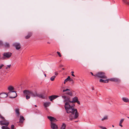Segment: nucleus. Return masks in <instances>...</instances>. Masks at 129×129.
<instances>
[{
    "label": "nucleus",
    "mask_w": 129,
    "mask_h": 129,
    "mask_svg": "<svg viewBox=\"0 0 129 129\" xmlns=\"http://www.w3.org/2000/svg\"><path fill=\"white\" fill-rule=\"evenodd\" d=\"M122 1L126 4L129 5V0H122Z\"/></svg>",
    "instance_id": "obj_23"
},
{
    "label": "nucleus",
    "mask_w": 129,
    "mask_h": 129,
    "mask_svg": "<svg viewBox=\"0 0 129 129\" xmlns=\"http://www.w3.org/2000/svg\"><path fill=\"white\" fill-rule=\"evenodd\" d=\"M44 75H45V77H46V74H44Z\"/></svg>",
    "instance_id": "obj_48"
},
{
    "label": "nucleus",
    "mask_w": 129,
    "mask_h": 129,
    "mask_svg": "<svg viewBox=\"0 0 129 129\" xmlns=\"http://www.w3.org/2000/svg\"><path fill=\"white\" fill-rule=\"evenodd\" d=\"M102 129H107V128H105V127H103Z\"/></svg>",
    "instance_id": "obj_46"
},
{
    "label": "nucleus",
    "mask_w": 129,
    "mask_h": 129,
    "mask_svg": "<svg viewBox=\"0 0 129 129\" xmlns=\"http://www.w3.org/2000/svg\"><path fill=\"white\" fill-rule=\"evenodd\" d=\"M122 101L125 102H129V99L126 97H123L122 98Z\"/></svg>",
    "instance_id": "obj_17"
},
{
    "label": "nucleus",
    "mask_w": 129,
    "mask_h": 129,
    "mask_svg": "<svg viewBox=\"0 0 129 129\" xmlns=\"http://www.w3.org/2000/svg\"><path fill=\"white\" fill-rule=\"evenodd\" d=\"M57 53L58 54L59 57H61V55L59 52L57 51Z\"/></svg>",
    "instance_id": "obj_31"
},
{
    "label": "nucleus",
    "mask_w": 129,
    "mask_h": 129,
    "mask_svg": "<svg viewBox=\"0 0 129 129\" xmlns=\"http://www.w3.org/2000/svg\"><path fill=\"white\" fill-rule=\"evenodd\" d=\"M0 118H1L3 120L4 119L5 120V119L4 117H3L1 114H0Z\"/></svg>",
    "instance_id": "obj_36"
},
{
    "label": "nucleus",
    "mask_w": 129,
    "mask_h": 129,
    "mask_svg": "<svg viewBox=\"0 0 129 129\" xmlns=\"http://www.w3.org/2000/svg\"><path fill=\"white\" fill-rule=\"evenodd\" d=\"M124 119L123 118L121 119L120 121L119 125L121 126V127H122L123 126L121 124L123 121L124 120Z\"/></svg>",
    "instance_id": "obj_24"
},
{
    "label": "nucleus",
    "mask_w": 129,
    "mask_h": 129,
    "mask_svg": "<svg viewBox=\"0 0 129 129\" xmlns=\"http://www.w3.org/2000/svg\"><path fill=\"white\" fill-rule=\"evenodd\" d=\"M65 94L71 96H73V93L72 91H71L70 90L66 91V92L65 93Z\"/></svg>",
    "instance_id": "obj_15"
},
{
    "label": "nucleus",
    "mask_w": 129,
    "mask_h": 129,
    "mask_svg": "<svg viewBox=\"0 0 129 129\" xmlns=\"http://www.w3.org/2000/svg\"><path fill=\"white\" fill-rule=\"evenodd\" d=\"M8 95H12L11 96H14V94H10H10H8Z\"/></svg>",
    "instance_id": "obj_42"
},
{
    "label": "nucleus",
    "mask_w": 129,
    "mask_h": 129,
    "mask_svg": "<svg viewBox=\"0 0 129 129\" xmlns=\"http://www.w3.org/2000/svg\"><path fill=\"white\" fill-rule=\"evenodd\" d=\"M0 124L1 125H5L6 126H8L9 124V122L5 119L0 121Z\"/></svg>",
    "instance_id": "obj_6"
},
{
    "label": "nucleus",
    "mask_w": 129,
    "mask_h": 129,
    "mask_svg": "<svg viewBox=\"0 0 129 129\" xmlns=\"http://www.w3.org/2000/svg\"><path fill=\"white\" fill-rule=\"evenodd\" d=\"M4 66L3 64H0V69H1Z\"/></svg>",
    "instance_id": "obj_34"
},
{
    "label": "nucleus",
    "mask_w": 129,
    "mask_h": 129,
    "mask_svg": "<svg viewBox=\"0 0 129 129\" xmlns=\"http://www.w3.org/2000/svg\"><path fill=\"white\" fill-rule=\"evenodd\" d=\"M62 97L64 99V102H66L65 104V108L67 113H71V101L70 98L66 96H62Z\"/></svg>",
    "instance_id": "obj_2"
},
{
    "label": "nucleus",
    "mask_w": 129,
    "mask_h": 129,
    "mask_svg": "<svg viewBox=\"0 0 129 129\" xmlns=\"http://www.w3.org/2000/svg\"><path fill=\"white\" fill-rule=\"evenodd\" d=\"M62 70H64V68H62Z\"/></svg>",
    "instance_id": "obj_51"
},
{
    "label": "nucleus",
    "mask_w": 129,
    "mask_h": 129,
    "mask_svg": "<svg viewBox=\"0 0 129 129\" xmlns=\"http://www.w3.org/2000/svg\"><path fill=\"white\" fill-rule=\"evenodd\" d=\"M108 80L111 81L119 83L120 82V80L117 78H112L110 79H108Z\"/></svg>",
    "instance_id": "obj_8"
},
{
    "label": "nucleus",
    "mask_w": 129,
    "mask_h": 129,
    "mask_svg": "<svg viewBox=\"0 0 129 129\" xmlns=\"http://www.w3.org/2000/svg\"><path fill=\"white\" fill-rule=\"evenodd\" d=\"M74 72L73 71H72L71 72V73H72V74H71L73 76V77H75V75L73 74V73H74Z\"/></svg>",
    "instance_id": "obj_38"
},
{
    "label": "nucleus",
    "mask_w": 129,
    "mask_h": 129,
    "mask_svg": "<svg viewBox=\"0 0 129 129\" xmlns=\"http://www.w3.org/2000/svg\"><path fill=\"white\" fill-rule=\"evenodd\" d=\"M109 80L108 79L107 80H105L102 79H101L100 80V82H103L104 83H107L108 82Z\"/></svg>",
    "instance_id": "obj_19"
},
{
    "label": "nucleus",
    "mask_w": 129,
    "mask_h": 129,
    "mask_svg": "<svg viewBox=\"0 0 129 129\" xmlns=\"http://www.w3.org/2000/svg\"><path fill=\"white\" fill-rule=\"evenodd\" d=\"M3 45V43L2 41H0V47Z\"/></svg>",
    "instance_id": "obj_37"
},
{
    "label": "nucleus",
    "mask_w": 129,
    "mask_h": 129,
    "mask_svg": "<svg viewBox=\"0 0 129 129\" xmlns=\"http://www.w3.org/2000/svg\"><path fill=\"white\" fill-rule=\"evenodd\" d=\"M15 112L16 116L17 117H19L20 114L19 109H16L15 110Z\"/></svg>",
    "instance_id": "obj_16"
},
{
    "label": "nucleus",
    "mask_w": 129,
    "mask_h": 129,
    "mask_svg": "<svg viewBox=\"0 0 129 129\" xmlns=\"http://www.w3.org/2000/svg\"><path fill=\"white\" fill-rule=\"evenodd\" d=\"M94 89V87H92V90H93Z\"/></svg>",
    "instance_id": "obj_47"
},
{
    "label": "nucleus",
    "mask_w": 129,
    "mask_h": 129,
    "mask_svg": "<svg viewBox=\"0 0 129 129\" xmlns=\"http://www.w3.org/2000/svg\"><path fill=\"white\" fill-rule=\"evenodd\" d=\"M32 35V33L31 32H29L27 35L25 37L26 39H28Z\"/></svg>",
    "instance_id": "obj_14"
},
{
    "label": "nucleus",
    "mask_w": 129,
    "mask_h": 129,
    "mask_svg": "<svg viewBox=\"0 0 129 129\" xmlns=\"http://www.w3.org/2000/svg\"><path fill=\"white\" fill-rule=\"evenodd\" d=\"M127 117L128 118H129V117Z\"/></svg>",
    "instance_id": "obj_54"
},
{
    "label": "nucleus",
    "mask_w": 129,
    "mask_h": 129,
    "mask_svg": "<svg viewBox=\"0 0 129 129\" xmlns=\"http://www.w3.org/2000/svg\"><path fill=\"white\" fill-rule=\"evenodd\" d=\"M38 93L36 92L35 93H34L32 91H31V92H30V95H31L32 96L34 97L37 96L36 95Z\"/></svg>",
    "instance_id": "obj_20"
},
{
    "label": "nucleus",
    "mask_w": 129,
    "mask_h": 129,
    "mask_svg": "<svg viewBox=\"0 0 129 129\" xmlns=\"http://www.w3.org/2000/svg\"><path fill=\"white\" fill-rule=\"evenodd\" d=\"M50 102H45L44 104V106L45 107H46L49 106L50 104Z\"/></svg>",
    "instance_id": "obj_22"
},
{
    "label": "nucleus",
    "mask_w": 129,
    "mask_h": 129,
    "mask_svg": "<svg viewBox=\"0 0 129 129\" xmlns=\"http://www.w3.org/2000/svg\"><path fill=\"white\" fill-rule=\"evenodd\" d=\"M76 102L77 103L79 104H80V102L79 101H78V100Z\"/></svg>",
    "instance_id": "obj_41"
},
{
    "label": "nucleus",
    "mask_w": 129,
    "mask_h": 129,
    "mask_svg": "<svg viewBox=\"0 0 129 129\" xmlns=\"http://www.w3.org/2000/svg\"><path fill=\"white\" fill-rule=\"evenodd\" d=\"M107 116H105L102 119V121H103L104 120L107 119Z\"/></svg>",
    "instance_id": "obj_32"
},
{
    "label": "nucleus",
    "mask_w": 129,
    "mask_h": 129,
    "mask_svg": "<svg viewBox=\"0 0 129 129\" xmlns=\"http://www.w3.org/2000/svg\"><path fill=\"white\" fill-rule=\"evenodd\" d=\"M24 120V118L23 116H21L19 119V122L20 123H22Z\"/></svg>",
    "instance_id": "obj_18"
},
{
    "label": "nucleus",
    "mask_w": 129,
    "mask_h": 129,
    "mask_svg": "<svg viewBox=\"0 0 129 129\" xmlns=\"http://www.w3.org/2000/svg\"><path fill=\"white\" fill-rule=\"evenodd\" d=\"M69 80L70 81H72L73 83V82H74L73 80L72 79L70 78V80Z\"/></svg>",
    "instance_id": "obj_40"
},
{
    "label": "nucleus",
    "mask_w": 129,
    "mask_h": 129,
    "mask_svg": "<svg viewBox=\"0 0 129 129\" xmlns=\"http://www.w3.org/2000/svg\"><path fill=\"white\" fill-rule=\"evenodd\" d=\"M47 43H49V44H50V43H49V42H47Z\"/></svg>",
    "instance_id": "obj_53"
},
{
    "label": "nucleus",
    "mask_w": 129,
    "mask_h": 129,
    "mask_svg": "<svg viewBox=\"0 0 129 129\" xmlns=\"http://www.w3.org/2000/svg\"><path fill=\"white\" fill-rule=\"evenodd\" d=\"M66 126V124L64 123H63L61 127V129H65Z\"/></svg>",
    "instance_id": "obj_26"
},
{
    "label": "nucleus",
    "mask_w": 129,
    "mask_h": 129,
    "mask_svg": "<svg viewBox=\"0 0 129 129\" xmlns=\"http://www.w3.org/2000/svg\"><path fill=\"white\" fill-rule=\"evenodd\" d=\"M5 47H9L10 45L8 43H6L4 45Z\"/></svg>",
    "instance_id": "obj_28"
},
{
    "label": "nucleus",
    "mask_w": 129,
    "mask_h": 129,
    "mask_svg": "<svg viewBox=\"0 0 129 129\" xmlns=\"http://www.w3.org/2000/svg\"><path fill=\"white\" fill-rule=\"evenodd\" d=\"M12 53L9 52L4 53L3 54V56L2 57L3 59H4L6 58H9L11 56Z\"/></svg>",
    "instance_id": "obj_5"
},
{
    "label": "nucleus",
    "mask_w": 129,
    "mask_h": 129,
    "mask_svg": "<svg viewBox=\"0 0 129 129\" xmlns=\"http://www.w3.org/2000/svg\"><path fill=\"white\" fill-rule=\"evenodd\" d=\"M55 77L56 76H53L51 78L50 80L52 81H53Z\"/></svg>",
    "instance_id": "obj_29"
},
{
    "label": "nucleus",
    "mask_w": 129,
    "mask_h": 129,
    "mask_svg": "<svg viewBox=\"0 0 129 129\" xmlns=\"http://www.w3.org/2000/svg\"><path fill=\"white\" fill-rule=\"evenodd\" d=\"M47 118L51 121V123L53 122H53H55L56 120L55 118L51 116H48Z\"/></svg>",
    "instance_id": "obj_13"
},
{
    "label": "nucleus",
    "mask_w": 129,
    "mask_h": 129,
    "mask_svg": "<svg viewBox=\"0 0 129 129\" xmlns=\"http://www.w3.org/2000/svg\"><path fill=\"white\" fill-rule=\"evenodd\" d=\"M54 73H55V75L56 76H57L58 74V73L57 72H55Z\"/></svg>",
    "instance_id": "obj_39"
},
{
    "label": "nucleus",
    "mask_w": 129,
    "mask_h": 129,
    "mask_svg": "<svg viewBox=\"0 0 129 129\" xmlns=\"http://www.w3.org/2000/svg\"><path fill=\"white\" fill-rule=\"evenodd\" d=\"M78 100V98L75 97L73 99V100L71 101V106H72V107H71V114L69 117L70 120H72L73 119L77 118L78 116V113L77 110L74 108L75 105L73 104L74 103L76 102Z\"/></svg>",
    "instance_id": "obj_1"
},
{
    "label": "nucleus",
    "mask_w": 129,
    "mask_h": 129,
    "mask_svg": "<svg viewBox=\"0 0 129 129\" xmlns=\"http://www.w3.org/2000/svg\"><path fill=\"white\" fill-rule=\"evenodd\" d=\"M29 95H26V98L27 100L29 99L30 98V96Z\"/></svg>",
    "instance_id": "obj_33"
},
{
    "label": "nucleus",
    "mask_w": 129,
    "mask_h": 129,
    "mask_svg": "<svg viewBox=\"0 0 129 129\" xmlns=\"http://www.w3.org/2000/svg\"><path fill=\"white\" fill-rule=\"evenodd\" d=\"M31 91L30 90H25L23 91V93L25 95H30Z\"/></svg>",
    "instance_id": "obj_12"
},
{
    "label": "nucleus",
    "mask_w": 129,
    "mask_h": 129,
    "mask_svg": "<svg viewBox=\"0 0 129 129\" xmlns=\"http://www.w3.org/2000/svg\"><path fill=\"white\" fill-rule=\"evenodd\" d=\"M58 96L56 95H52L49 97V99L51 101H52L53 100L57 98Z\"/></svg>",
    "instance_id": "obj_11"
},
{
    "label": "nucleus",
    "mask_w": 129,
    "mask_h": 129,
    "mask_svg": "<svg viewBox=\"0 0 129 129\" xmlns=\"http://www.w3.org/2000/svg\"><path fill=\"white\" fill-rule=\"evenodd\" d=\"M11 66V65H9L7 66V67L9 68Z\"/></svg>",
    "instance_id": "obj_44"
},
{
    "label": "nucleus",
    "mask_w": 129,
    "mask_h": 129,
    "mask_svg": "<svg viewBox=\"0 0 129 129\" xmlns=\"http://www.w3.org/2000/svg\"><path fill=\"white\" fill-rule=\"evenodd\" d=\"M8 89L10 91L9 92H12V91H14L13 90H14V88L12 86H9L8 88Z\"/></svg>",
    "instance_id": "obj_21"
},
{
    "label": "nucleus",
    "mask_w": 129,
    "mask_h": 129,
    "mask_svg": "<svg viewBox=\"0 0 129 129\" xmlns=\"http://www.w3.org/2000/svg\"><path fill=\"white\" fill-rule=\"evenodd\" d=\"M51 127L52 129H58V127L57 125L55 123L51 122Z\"/></svg>",
    "instance_id": "obj_10"
},
{
    "label": "nucleus",
    "mask_w": 129,
    "mask_h": 129,
    "mask_svg": "<svg viewBox=\"0 0 129 129\" xmlns=\"http://www.w3.org/2000/svg\"><path fill=\"white\" fill-rule=\"evenodd\" d=\"M36 96L39 98H42L43 99H45L46 97L45 94L44 93L41 94H39L38 93L37 94Z\"/></svg>",
    "instance_id": "obj_9"
},
{
    "label": "nucleus",
    "mask_w": 129,
    "mask_h": 129,
    "mask_svg": "<svg viewBox=\"0 0 129 129\" xmlns=\"http://www.w3.org/2000/svg\"><path fill=\"white\" fill-rule=\"evenodd\" d=\"M10 93L11 94H13L14 95V96H10L9 98H10L14 99L17 96L16 93L15 91H12V92H9L7 94L4 92H3L0 94V98H6L8 96V94H10Z\"/></svg>",
    "instance_id": "obj_3"
},
{
    "label": "nucleus",
    "mask_w": 129,
    "mask_h": 129,
    "mask_svg": "<svg viewBox=\"0 0 129 129\" xmlns=\"http://www.w3.org/2000/svg\"><path fill=\"white\" fill-rule=\"evenodd\" d=\"M35 106L36 107H37V106L36 105H35Z\"/></svg>",
    "instance_id": "obj_52"
},
{
    "label": "nucleus",
    "mask_w": 129,
    "mask_h": 129,
    "mask_svg": "<svg viewBox=\"0 0 129 129\" xmlns=\"http://www.w3.org/2000/svg\"><path fill=\"white\" fill-rule=\"evenodd\" d=\"M8 67H6V69H8Z\"/></svg>",
    "instance_id": "obj_49"
},
{
    "label": "nucleus",
    "mask_w": 129,
    "mask_h": 129,
    "mask_svg": "<svg viewBox=\"0 0 129 129\" xmlns=\"http://www.w3.org/2000/svg\"><path fill=\"white\" fill-rule=\"evenodd\" d=\"M70 76H68V77L65 80L64 82V84H65L66 82H67L68 81H69V80H70Z\"/></svg>",
    "instance_id": "obj_25"
},
{
    "label": "nucleus",
    "mask_w": 129,
    "mask_h": 129,
    "mask_svg": "<svg viewBox=\"0 0 129 129\" xmlns=\"http://www.w3.org/2000/svg\"><path fill=\"white\" fill-rule=\"evenodd\" d=\"M95 76L97 77L106 79L107 78V77L105 75V73L103 72H100L97 74H95Z\"/></svg>",
    "instance_id": "obj_4"
},
{
    "label": "nucleus",
    "mask_w": 129,
    "mask_h": 129,
    "mask_svg": "<svg viewBox=\"0 0 129 129\" xmlns=\"http://www.w3.org/2000/svg\"><path fill=\"white\" fill-rule=\"evenodd\" d=\"M7 126H3L2 127V129H10V128Z\"/></svg>",
    "instance_id": "obj_27"
},
{
    "label": "nucleus",
    "mask_w": 129,
    "mask_h": 129,
    "mask_svg": "<svg viewBox=\"0 0 129 129\" xmlns=\"http://www.w3.org/2000/svg\"><path fill=\"white\" fill-rule=\"evenodd\" d=\"M70 90L69 89H63V91H62L63 92H66V91H70Z\"/></svg>",
    "instance_id": "obj_30"
},
{
    "label": "nucleus",
    "mask_w": 129,
    "mask_h": 129,
    "mask_svg": "<svg viewBox=\"0 0 129 129\" xmlns=\"http://www.w3.org/2000/svg\"><path fill=\"white\" fill-rule=\"evenodd\" d=\"M112 126L113 127H114V125H112Z\"/></svg>",
    "instance_id": "obj_50"
},
{
    "label": "nucleus",
    "mask_w": 129,
    "mask_h": 129,
    "mask_svg": "<svg viewBox=\"0 0 129 129\" xmlns=\"http://www.w3.org/2000/svg\"><path fill=\"white\" fill-rule=\"evenodd\" d=\"M11 129H15L14 128L15 126L14 125H11Z\"/></svg>",
    "instance_id": "obj_35"
},
{
    "label": "nucleus",
    "mask_w": 129,
    "mask_h": 129,
    "mask_svg": "<svg viewBox=\"0 0 129 129\" xmlns=\"http://www.w3.org/2000/svg\"><path fill=\"white\" fill-rule=\"evenodd\" d=\"M90 73H91V74L93 76H94V75H94L93 74V73H92V72H90Z\"/></svg>",
    "instance_id": "obj_43"
},
{
    "label": "nucleus",
    "mask_w": 129,
    "mask_h": 129,
    "mask_svg": "<svg viewBox=\"0 0 129 129\" xmlns=\"http://www.w3.org/2000/svg\"><path fill=\"white\" fill-rule=\"evenodd\" d=\"M103 127L102 126H99V127L101 128H102V129L103 128Z\"/></svg>",
    "instance_id": "obj_45"
},
{
    "label": "nucleus",
    "mask_w": 129,
    "mask_h": 129,
    "mask_svg": "<svg viewBox=\"0 0 129 129\" xmlns=\"http://www.w3.org/2000/svg\"><path fill=\"white\" fill-rule=\"evenodd\" d=\"M13 46H14L16 50H18L21 48V45L19 43H15L13 44Z\"/></svg>",
    "instance_id": "obj_7"
}]
</instances>
